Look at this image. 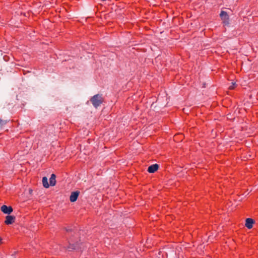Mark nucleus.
<instances>
[{"instance_id":"obj_12","label":"nucleus","mask_w":258,"mask_h":258,"mask_svg":"<svg viewBox=\"0 0 258 258\" xmlns=\"http://www.w3.org/2000/svg\"><path fill=\"white\" fill-rule=\"evenodd\" d=\"M236 85L235 82H232V85L229 87V89L230 90H232L235 88Z\"/></svg>"},{"instance_id":"obj_8","label":"nucleus","mask_w":258,"mask_h":258,"mask_svg":"<svg viewBox=\"0 0 258 258\" xmlns=\"http://www.w3.org/2000/svg\"><path fill=\"white\" fill-rule=\"evenodd\" d=\"M56 176L54 174H52L49 179V185L54 186L56 184Z\"/></svg>"},{"instance_id":"obj_5","label":"nucleus","mask_w":258,"mask_h":258,"mask_svg":"<svg viewBox=\"0 0 258 258\" xmlns=\"http://www.w3.org/2000/svg\"><path fill=\"white\" fill-rule=\"evenodd\" d=\"M15 217L11 215H8L6 217L5 223L7 225L12 224L15 222Z\"/></svg>"},{"instance_id":"obj_9","label":"nucleus","mask_w":258,"mask_h":258,"mask_svg":"<svg viewBox=\"0 0 258 258\" xmlns=\"http://www.w3.org/2000/svg\"><path fill=\"white\" fill-rule=\"evenodd\" d=\"M42 181L44 187L48 188L49 187V184L48 182V179L46 177H43Z\"/></svg>"},{"instance_id":"obj_14","label":"nucleus","mask_w":258,"mask_h":258,"mask_svg":"<svg viewBox=\"0 0 258 258\" xmlns=\"http://www.w3.org/2000/svg\"><path fill=\"white\" fill-rule=\"evenodd\" d=\"M71 230L70 229H66V231L69 232Z\"/></svg>"},{"instance_id":"obj_15","label":"nucleus","mask_w":258,"mask_h":258,"mask_svg":"<svg viewBox=\"0 0 258 258\" xmlns=\"http://www.w3.org/2000/svg\"><path fill=\"white\" fill-rule=\"evenodd\" d=\"M6 56H4V58L5 60H6Z\"/></svg>"},{"instance_id":"obj_7","label":"nucleus","mask_w":258,"mask_h":258,"mask_svg":"<svg viewBox=\"0 0 258 258\" xmlns=\"http://www.w3.org/2000/svg\"><path fill=\"white\" fill-rule=\"evenodd\" d=\"M254 223V220L251 218H247L245 221V226L248 229H251Z\"/></svg>"},{"instance_id":"obj_6","label":"nucleus","mask_w":258,"mask_h":258,"mask_svg":"<svg viewBox=\"0 0 258 258\" xmlns=\"http://www.w3.org/2000/svg\"><path fill=\"white\" fill-rule=\"evenodd\" d=\"M158 168H159L158 165L157 164H155L150 166L148 167V171L149 173H154L156 171H157L158 170Z\"/></svg>"},{"instance_id":"obj_16","label":"nucleus","mask_w":258,"mask_h":258,"mask_svg":"<svg viewBox=\"0 0 258 258\" xmlns=\"http://www.w3.org/2000/svg\"><path fill=\"white\" fill-rule=\"evenodd\" d=\"M203 85H204V87H205V83H204V84H203Z\"/></svg>"},{"instance_id":"obj_2","label":"nucleus","mask_w":258,"mask_h":258,"mask_svg":"<svg viewBox=\"0 0 258 258\" xmlns=\"http://www.w3.org/2000/svg\"><path fill=\"white\" fill-rule=\"evenodd\" d=\"M220 16L221 20L223 21V22L225 24H228L229 16L226 12L222 11L220 14Z\"/></svg>"},{"instance_id":"obj_1","label":"nucleus","mask_w":258,"mask_h":258,"mask_svg":"<svg viewBox=\"0 0 258 258\" xmlns=\"http://www.w3.org/2000/svg\"><path fill=\"white\" fill-rule=\"evenodd\" d=\"M91 101L95 108L98 107L103 101L101 94H96L91 98Z\"/></svg>"},{"instance_id":"obj_10","label":"nucleus","mask_w":258,"mask_h":258,"mask_svg":"<svg viewBox=\"0 0 258 258\" xmlns=\"http://www.w3.org/2000/svg\"><path fill=\"white\" fill-rule=\"evenodd\" d=\"M79 248L78 244H70L68 248L70 249H76Z\"/></svg>"},{"instance_id":"obj_4","label":"nucleus","mask_w":258,"mask_h":258,"mask_svg":"<svg viewBox=\"0 0 258 258\" xmlns=\"http://www.w3.org/2000/svg\"><path fill=\"white\" fill-rule=\"evenodd\" d=\"M80 192L76 191L72 192L70 197V200L71 202H75L77 201L78 197L79 195Z\"/></svg>"},{"instance_id":"obj_11","label":"nucleus","mask_w":258,"mask_h":258,"mask_svg":"<svg viewBox=\"0 0 258 258\" xmlns=\"http://www.w3.org/2000/svg\"><path fill=\"white\" fill-rule=\"evenodd\" d=\"M7 123V120H3L1 118H0V124L1 125H4L6 124Z\"/></svg>"},{"instance_id":"obj_13","label":"nucleus","mask_w":258,"mask_h":258,"mask_svg":"<svg viewBox=\"0 0 258 258\" xmlns=\"http://www.w3.org/2000/svg\"><path fill=\"white\" fill-rule=\"evenodd\" d=\"M3 241V239H2V238L0 237V245H1V244H2V243H3V241Z\"/></svg>"},{"instance_id":"obj_3","label":"nucleus","mask_w":258,"mask_h":258,"mask_svg":"<svg viewBox=\"0 0 258 258\" xmlns=\"http://www.w3.org/2000/svg\"><path fill=\"white\" fill-rule=\"evenodd\" d=\"M2 211L6 214H10L13 212V208L12 207H8L6 205H3L1 208Z\"/></svg>"}]
</instances>
